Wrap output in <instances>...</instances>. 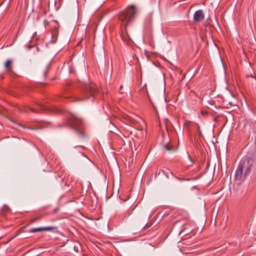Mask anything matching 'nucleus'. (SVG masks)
I'll return each mask as SVG.
<instances>
[{"label": "nucleus", "mask_w": 256, "mask_h": 256, "mask_svg": "<svg viewBox=\"0 0 256 256\" xmlns=\"http://www.w3.org/2000/svg\"><path fill=\"white\" fill-rule=\"evenodd\" d=\"M39 106L40 108H42V109L44 110V106L43 105H42V104H39Z\"/></svg>", "instance_id": "nucleus-16"}, {"label": "nucleus", "mask_w": 256, "mask_h": 256, "mask_svg": "<svg viewBox=\"0 0 256 256\" xmlns=\"http://www.w3.org/2000/svg\"><path fill=\"white\" fill-rule=\"evenodd\" d=\"M17 126H18L24 128L32 130H36L42 128L44 127V126L42 124H38L32 125V126H24L22 125V124H18L17 122Z\"/></svg>", "instance_id": "nucleus-6"}, {"label": "nucleus", "mask_w": 256, "mask_h": 256, "mask_svg": "<svg viewBox=\"0 0 256 256\" xmlns=\"http://www.w3.org/2000/svg\"><path fill=\"white\" fill-rule=\"evenodd\" d=\"M248 164V158L241 160L237 170L236 171V179H240L242 176L243 170Z\"/></svg>", "instance_id": "nucleus-4"}, {"label": "nucleus", "mask_w": 256, "mask_h": 256, "mask_svg": "<svg viewBox=\"0 0 256 256\" xmlns=\"http://www.w3.org/2000/svg\"><path fill=\"white\" fill-rule=\"evenodd\" d=\"M12 64V61L10 60H8L4 64V66L6 68V71L8 72H11V66Z\"/></svg>", "instance_id": "nucleus-8"}, {"label": "nucleus", "mask_w": 256, "mask_h": 256, "mask_svg": "<svg viewBox=\"0 0 256 256\" xmlns=\"http://www.w3.org/2000/svg\"><path fill=\"white\" fill-rule=\"evenodd\" d=\"M96 90L95 88L94 84L86 85L85 86L84 90L82 94V96L76 98L75 100L80 102L84 100L88 97L89 94L90 96H93L96 92Z\"/></svg>", "instance_id": "nucleus-2"}, {"label": "nucleus", "mask_w": 256, "mask_h": 256, "mask_svg": "<svg viewBox=\"0 0 256 256\" xmlns=\"http://www.w3.org/2000/svg\"><path fill=\"white\" fill-rule=\"evenodd\" d=\"M144 55L146 56L147 58H148V52L146 50L144 52Z\"/></svg>", "instance_id": "nucleus-12"}, {"label": "nucleus", "mask_w": 256, "mask_h": 256, "mask_svg": "<svg viewBox=\"0 0 256 256\" xmlns=\"http://www.w3.org/2000/svg\"><path fill=\"white\" fill-rule=\"evenodd\" d=\"M136 13V9L134 6L127 7L124 11L121 12L118 15V19L121 24L124 27V33L121 35L122 40L127 44L131 41L130 38L127 32L126 28L128 25L132 22L135 18Z\"/></svg>", "instance_id": "nucleus-1"}, {"label": "nucleus", "mask_w": 256, "mask_h": 256, "mask_svg": "<svg viewBox=\"0 0 256 256\" xmlns=\"http://www.w3.org/2000/svg\"><path fill=\"white\" fill-rule=\"evenodd\" d=\"M30 110L32 112H38V110H36V108H34V109H32V108H30Z\"/></svg>", "instance_id": "nucleus-13"}, {"label": "nucleus", "mask_w": 256, "mask_h": 256, "mask_svg": "<svg viewBox=\"0 0 256 256\" xmlns=\"http://www.w3.org/2000/svg\"><path fill=\"white\" fill-rule=\"evenodd\" d=\"M204 14L202 10H196L194 14V20L196 22H198L204 20Z\"/></svg>", "instance_id": "nucleus-5"}, {"label": "nucleus", "mask_w": 256, "mask_h": 256, "mask_svg": "<svg viewBox=\"0 0 256 256\" xmlns=\"http://www.w3.org/2000/svg\"><path fill=\"white\" fill-rule=\"evenodd\" d=\"M201 113H202V114H203V115H206V114H207V113H206V112H204V111H202V112H201Z\"/></svg>", "instance_id": "nucleus-15"}, {"label": "nucleus", "mask_w": 256, "mask_h": 256, "mask_svg": "<svg viewBox=\"0 0 256 256\" xmlns=\"http://www.w3.org/2000/svg\"><path fill=\"white\" fill-rule=\"evenodd\" d=\"M56 38H55V36H52V42H56Z\"/></svg>", "instance_id": "nucleus-14"}, {"label": "nucleus", "mask_w": 256, "mask_h": 256, "mask_svg": "<svg viewBox=\"0 0 256 256\" xmlns=\"http://www.w3.org/2000/svg\"><path fill=\"white\" fill-rule=\"evenodd\" d=\"M28 109V108H23L21 106L17 108V111L18 110L19 112H22L23 110L27 112Z\"/></svg>", "instance_id": "nucleus-10"}, {"label": "nucleus", "mask_w": 256, "mask_h": 256, "mask_svg": "<svg viewBox=\"0 0 256 256\" xmlns=\"http://www.w3.org/2000/svg\"><path fill=\"white\" fill-rule=\"evenodd\" d=\"M164 147L165 148L168 150H172V148H170V147L169 146L168 144H166L164 146Z\"/></svg>", "instance_id": "nucleus-11"}, {"label": "nucleus", "mask_w": 256, "mask_h": 256, "mask_svg": "<svg viewBox=\"0 0 256 256\" xmlns=\"http://www.w3.org/2000/svg\"><path fill=\"white\" fill-rule=\"evenodd\" d=\"M52 228L50 227H46V228H32L30 230V232H42L44 230H52Z\"/></svg>", "instance_id": "nucleus-7"}, {"label": "nucleus", "mask_w": 256, "mask_h": 256, "mask_svg": "<svg viewBox=\"0 0 256 256\" xmlns=\"http://www.w3.org/2000/svg\"><path fill=\"white\" fill-rule=\"evenodd\" d=\"M250 166H251L249 164V160L248 159V164L246 165L245 172H244V176L249 174L250 170Z\"/></svg>", "instance_id": "nucleus-9"}, {"label": "nucleus", "mask_w": 256, "mask_h": 256, "mask_svg": "<svg viewBox=\"0 0 256 256\" xmlns=\"http://www.w3.org/2000/svg\"><path fill=\"white\" fill-rule=\"evenodd\" d=\"M188 158H189L190 160V161H191L192 163H192H193V162H192V160L191 158L190 157V156H188Z\"/></svg>", "instance_id": "nucleus-17"}, {"label": "nucleus", "mask_w": 256, "mask_h": 256, "mask_svg": "<svg viewBox=\"0 0 256 256\" xmlns=\"http://www.w3.org/2000/svg\"><path fill=\"white\" fill-rule=\"evenodd\" d=\"M71 124L79 136H82L84 134L82 130V120L77 116L72 115V116Z\"/></svg>", "instance_id": "nucleus-3"}]
</instances>
